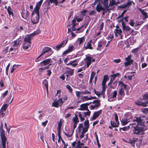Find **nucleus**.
I'll return each mask as SVG.
<instances>
[{"instance_id":"nucleus-1","label":"nucleus","mask_w":148,"mask_h":148,"mask_svg":"<svg viewBox=\"0 0 148 148\" xmlns=\"http://www.w3.org/2000/svg\"><path fill=\"white\" fill-rule=\"evenodd\" d=\"M144 124L143 119H142L141 117H135L133 122L130 124V125H132L131 127L134 128L133 130V134H141L143 133L144 131L147 129V127L143 126Z\"/></svg>"},{"instance_id":"nucleus-2","label":"nucleus","mask_w":148,"mask_h":148,"mask_svg":"<svg viewBox=\"0 0 148 148\" xmlns=\"http://www.w3.org/2000/svg\"><path fill=\"white\" fill-rule=\"evenodd\" d=\"M118 85L120 87L118 91L117 98L118 100H122L125 96V90H127L128 86L121 81H119Z\"/></svg>"},{"instance_id":"nucleus-3","label":"nucleus","mask_w":148,"mask_h":148,"mask_svg":"<svg viewBox=\"0 0 148 148\" xmlns=\"http://www.w3.org/2000/svg\"><path fill=\"white\" fill-rule=\"evenodd\" d=\"M108 0H99V3L97 4L96 9L98 12H100L104 10L105 8H107L108 6Z\"/></svg>"},{"instance_id":"nucleus-4","label":"nucleus","mask_w":148,"mask_h":148,"mask_svg":"<svg viewBox=\"0 0 148 148\" xmlns=\"http://www.w3.org/2000/svg\"><path fill=\"white\" fill-rule=\"evenodd\" d=\"M48 52L47 56H50L53 53V51L52 50L51 48L49 47H44L42 48V52L41 54L36 58L35 60V61L37 62L41 60L40 57L45 53Z\"/></svg>"},{"instance_id":"nucleus-5","label":"nucleus","mask_w":148,"mask_h":148,"mask_svg":"<svg viewBox=\"0 0 148 148\" xmlns=\"http://www.w3.org/2000/svg\"><path fill=\"white\" fill-rule=\"evenodd\" d=\"M40 32L41 31L39 29H37L33 33L25 36L24 39V41L25 42H31V40L36 35L40 33Z\"/></svg>"},{"instance_id":"nucleus-6","label":"nucleus","mask_w":148,"mask_h":148,"mask_svg":"<svg viewBox=\"0 0 148 148\" xmlns=\"http://www.w3.org/2000/svg\"><path fill=\"white\" fill-rule=\"evenodd\" d=\"M95 59H93L91 56H87L86 58L84 59V60L82 62L83 64L86 65V67L88 68L92 62H95Z\"/></svg>"},{"instance_id":"nucleus-7","label":"nucleus","mask_w":148,"mask_h":148,"mask_svg":"<svg viewBox=\"0 0 148 148\" xmlns=\"http://www.w3.org/2000/svg\"><path fill=\"white\" fill-rule=\"evenodd\" d=\"M39 19V12L34 11L32 14L31 21L33 24L38 23Z\"/></svg>"},{"instance_id":"nucleus-8","label":"nucleus","mask_w":148,"mask_h":148,"mask_svg":"<svg viewBox=\"0 0 148 148\" xmlns=\"http://www.w3.org/2000/svg\"><path fill=\"white\" fill-rule=\"evenodd\" d=\"M132 118V116L131 113L128 114L125 116L123 119L121 121V124L122 126H124L130 122V119Z\"/></svg>"},{"instance_id":"nucleus-9","label":"nucleus","mask_w":148,"mask_h":148,"mask_svg":"<svg viewBox=\"0 0 148 148\" xmlns=\"http://www.w3.org/2000/svg\"><path fill=\"white\" fill-rule=\"evenodd\" d=\"M82 20L83 18H77V17H76L75 18H74V19L72 21V24L71 26H72V27H71V29H69V28H68V31H70L71 32V29H72V30L73 31H75V27L76 26L75 22L76 20H77V21L78 22H80L82 21Z\"/></svg>"},{"instance_id":"nucleus-10","label":"nucleus","mask_w":148,"mask_h":148,"mask_svg":"<svg viewBox=\"0 0 148 148\" xmlns=\"http://www.w3.org/2000/svg\"><path fill=\"white\" fill-rule=\"evenodd\" d=\"M0 136L2 140V144L0 145V148H6L5 145L6 139L4 134L3 132H1Z\"/></svg>"},{"instance_id":"nucleus-11","label":"nucleus","mask_w":148,"mask_h":148,"mask_svg":"<svg viewBox=\"0 0 148 148\" xmlns=\"http://www.w3.org/2000/svg\"><path fill=\"white\" fill-rule=\"evenodd\" d=\"M107 42L106 40H100L98 41L97 49V50L101 51L103 49L106 45Z\"/></svg>"},{"instance_id":"nucleus-12","label":"nucleus","mask_w":148,"mask_h":148,"mask_svg":"<svg viewBox=\"0 0 148 148\" xmlns=\"http://www.w3.org/2000/svg\"><path fill=\"white\" fill-rule=\"evenodd\" d=\"M117 92L116 90L112 92L111 95L108 97V100L109 101H113L116 100Z\"/></svg>"},{"instance_id":"nucleus-13","label":"nucleus","mask_w":148,"mask_h":148,"mask_svg":"<svg viewBox=\"0 0 148 148\" xmlns=\"http://www.w3.org/2000/svg\"><path fill=\"white\" fill-rule=\"evenodd\" d=\"M92 105H91L90 106V110H93L97 109L100 105V101L98 100H94L92 102Z\"/></svg>"},{"instance_id":"nucleus-14","label":"nucleus","mask_w":148,"mask_h":148,"mask_svg":"<svg viewBox=\"0 0 148 148\" xmlns=\"http://www.w3.org/2000/svg\"><path fill=\"white\" fill-rule=\"evenodd\" d=\"M67 38H65V40L61 42L60 44L56 45V47H54L53 48L56 50H59L60 48L64 47L67 43Z\"/></svg>"},{"instance_id":"nucleus-15","label":"nucleus","mask_w":148,"mask_h":148,"mask_svg":"<svg viewBox=\"0 0 148 148\" xmlns=\"http://www.w3.org/2000/svg\"><path fill=\"white\" fill-rule=\"evenodd\" d=\"M114 32L115 34V36L118 37L119 36V38L122 39V36L121 35L122 31L118 26H116V29L114 30Z\"/></svg>"},{"instance_id":"nucleus-16","label":"nucleus","mask_w":148,"mask_h":148,"mask_svg":"<svg viewBox=\"0 0 148 148\" xmlns=\"http://www.w3.org/2000/svg\"><path fill=\"white\" fill-rule=\"evenodd\" d=\"M92 43L93 44L91 40H89L86 44L85 43L83 48L82 49V50L84 51L87 49H92L93 48L91 46Z\"/></svg>"},{"instance_id":"nucleus-17","label":"nucleus","mask_w":148,"mask_h":148,"mask_svg":"<svg viewBox=\"0 0 148 148\" xmlns=\"http://www.w3.org/2000/svg\"><path fill=\"white\" fill-rule=\"evenodd\" d=\"M131 56L130 55L128 56L127 58H125V62L124 63L125 66L126 67L132 64L134 60H131Z\"/></svg>"},{"instance_id":"nucleus-18","label":"nucleus","mask_w":148,"mask_h":148,"mask_svg":"<svg viewBox=\"0 0 148 148\" xmlns=\"http://www.w3.org/2000/svg\"><path fill=\"white\" fill-rule=\"evenodd\" d=\"M82 124L81 123L79 124L78 129V132L79 133H80V135L79 136L80 138H83L84 137V134L86 132H84V130L82 128Z\"/></svg>"},{"instance_id":"nucleus-19","label":"nucleus","mask_w":148,"mask_h":148,"mask_svg":"<svg viewBox=\"0 0 148 148\" xmlns=\"http://www.w3.org/2000/svg\"><path fill=\"white\" fill-rule=\"evenodd\" d=\"M7 108V105L4 104L0 110V118H3L5 115V113Z\"/></svg>"},{"instance_id":"nucleus-20","label":"nucleus","mask_w":148,"mask_h":148,"mask_svg":"<svg viewBox=\"0 0 148 148\" xmlns=\"http://www.w3.org/2000/svg\"><path fill=\"white\" fill-rule=\"evenodd\" d=\"M123 29V30L127 32H129L130 34L133 33L134 30L132 29L129 26L125 25V24L122 23Z\"/></svg>"},{"instance_id":"nucleus-21","label":"nucleus","mask_w":148,"mask_h":148,"mask_svg":"<svg viewBox=\"0 0 148 148\" xmlns=\"http://www.w3.org/2000/svg\"><path fill=\"white\" fill-rule=\"evenodd\" d=\"M138 10L143 15V19L145 20L148 18V12L145 11L144 10L139 8Z\"/></svg>"},{"instance_id":"nucleus-22","label":"nucleus","mask_w":148,"mask_h":148,"mask_svg":"<svg viewBox=\"0 0 148 148\" xmlns=\"http://www.w3.org/2000/svg\"><path fill=\"white\" fill-rule=\"evenodd\" d=\"M66 70L65 73L66 74V76L68 77L69 76H71L74 74V70L71 69L69 67H66Z\"/></svg>"},{"instance_id":"nucleus-23","label":"nucleus","mask_w":148,"mask_h":148,"mask_svg":"<svg viewBox=\"0 0 148 148\" xmlns=\"http://www.w3.org/2000/svg\"><path fill=\"white\" fill-rule=\"evenodd\" d=\"M74 49V47L73 45H69L67 49L64 51L63 53V55H66L69 53Z\"/></svg>"},{"instance_id":"nucleus-24","label":"nucleus","mask_w":148,"mask_h":148,"mask_svg":"<svg viewBox=\"0 0 148 148\" xmlns=\"http://www.w3.org/2000/svg\"><path fill=\"white\" fill-rule=\"evenodd\" d=\"M52 60L51 58L46 59L42 61L40 63V65L41 66H43L49 64L51 63Z\"/></svg>"},{"instance_id":"nucleus-25","label":"nucleus","mask_w":148,"mask_h":148,"mask_svg":"<svg viewBox=\"0 0 148 148\" xmlns=\"http://www.w3.org/2000/svg\"><path fill=\"white\" fill-rule=\"evenodd\" d=\"M84 127L83 126V124H82V128L84 130V132H86L88 131V130L89 127V121L88 119H86V120L84 122Z\"/></svg>"},{"instance_id":"nucleus-26","label":"nucleus","mask_w":148,"mask_h":148,"mask_svg":"<svg viewBox=\"0 0 148 148\" xmlns=\"http://www.w3.org/2000/svg\"><path fill=\"white\" fill-rule=\"evenodd\" d=\"M92 102L86 103L81 104L80 106V108L78 109L80 110H88V106Z\"/></svg>"},{"instance_id":"nucleus-27","label":"nucleus","mask_w":148,"mask_h":148,"mask_svg":"<svg viewBox=\"0 0 148 148\" xmlns=\"http://www.w3.org/2000/svg\"><path fill=\"white\" fill-rule=\"evenodd\" d=\"M43 1V0H40L36 3V7L35 8L34 11H36V12H39V10L42 2Z\"/></svg>"},{"instance_id":"nucleus-28","label":"nucleus","mask_w":148,"mask_h":148,"mask_svg":"<svg viewBox=\"0 0 148 148\" xmlns=\"http://www.w3.org/2000/svg\"><path fill=\"white\" fill-rule=\"evenodd\" d=\"M21 44V40L19 39H18L16 40H15L14 41L13 46L15 48H17L18 47H19Z\"/></svg>"},{"instance_id":"nucleus-29","label":"nucleus","mask_w":148,"mask_h":148,"mask_svg":"<svg viewBox=\"0 0 148 148\" xmlns=\"http://www.w3.org/2000/svg\"><path fill=\"white\" fill-rule=\"evenodd\" d=\"M85 40V38L84 36H83L80 38H78L76 40L75 42L80 46L81 44L84 42Z\"/></svg>"},{"instance_id":"nucleus-30","label":"nucleus","mask_w":148,"mask_h":148,"mask_svg":"<svg viewBox=\"0 0 148 148\" xmlns=\"http://www.w3.org/2000/svg\"><path fill=\"white\" fill-rule=\"evenodd\" d=\"M23 48L24 49L26 50L29 47H30L31 45V42H24L23 44Z\"/></svg>"},{"instance_id":"nucleus-31","label":"nucleus","mask_w":148,"mask_h":148,"mask_svg":"<svg viewBox=\"0 0 148 148\" xmlns=\"http://www.w3.org/2000/svg\"><path fill=\"white\" fill-rule=\"evenodd\" d=\"M101 112V110H100L97 111L95 112L93 114L92 119V120L95 119L97 118L99 116Z\"/></svg>"},{"instance_id":"nucleus-32","label":"nucleus","mask_w":148,"mask_h":148,"mask_svg":"<svg viewBox=\"0 0 148 148\" xmlns=\"http://www.w3.org/2000/svg\"><path fill=\"white\" fill-rule=\"evenodd\" d=\"M135 103L136 105L138 106H143L144 107H145L147 106L146 103H145V102H142L138 100H137L135 102Z\"/></svg>"},{"instance_id":"nucleus-33","label":"nucleus","mask_w":148,"mask_h":148,"mask_svg":"<svg viewBox=\"0 0 148 148\" xmlns=\"http://www.w3.org/2000/svg\"><path fill=\"white\" fill-rule=\"evenodd\" d=\"M79 117L80 119V121H82L84 120L85 118L82 112H78Z\"/></svg>"},{"instance_id":"nucleus-34","label":"nucleus","mask_w":148,"mask_h":148,"mask_svg":"<svg viewBox=\"0 0 148 148\" xmlns=\"http://www.w3.org/2000/svg\"><path fill=\"white\" fill-rule=\"evenodd\" d=\"M42 83L45 86L47 92H48V84L47 80L46 79H44Z\"/></svg>"},{"instance_id":"nucleus-35","label":"nucleus","mask_w":148,"mask_h":148,"mask_svg":"<svg viewBox=\"0 0 148 148\" xmlns=\"http://www.w3.org/2000/svg\"><path fill=\"white\" fill-rule=\"evenodd\" d=\"M7 11L8 13L10 16L11 15L12 17L14 16L13 12L12 11V10L10 6H9L7 8Z\"/></svg>"},{"instance_id":"nucleus-36","label":"nucleus","mask_w":148,"mask_h":148,"mask_svg":"<svg viewBox=\"0 0 148 148\" xmlns=\"http://www.w3.org/2000/svg\"><path fill=\"white\" fill-rule=\"evenodd\" d=\"M72 120L74 123H77L79 122V121L78 117V116L75 114V116L73 117Z\"/></svg>"},{"instance_id":"nucleus-37","label":"nucleus","mask_w":148,"mask_h":148,"mask_svg":"<svg viewBox=\"0 0 148 148\" xmlns=\"http://www.w3.org/2000/svg\"><path fill=\"white\" fill-rule=\"evenodd\" d=\"M110 124L111 126L113 127H116L118 126L119 124V122H116L115 123L114 121H110Z\"/></svg>"},{"instance_id":"nucleus-38","label":"nucleus","mask_w":148,"mask_h":148,"mask_svg":"<svg viewBox=\"0 0 148 148\" xmlns=\"http://www.w3.org/2000/svg\"><path fill=\"white\" fill-rule=\"evenodd\" d=\"M132 3L131 1H128L125 4L122 5L121 6V7L122 8H125L129 7L131 5Z\"/></svg>"},{"instance_id":"nucleus-39","label":"nucleus","mask_w":148,"mask_h":148,"mask_svg":"<svg viewBox=\"0 0 148 148\" xmlns=\"http://www.w3.org/2000/svg\"><path fill=\"white\" fill-rule=\"evenodd\" d=\"M87 110V112H83V113L85 117H88L90 116L91 112L88 109Z\"/></svg>"},{"instance_id":"nucleus-40","label":"nucleus","mask_w":148,"mask_h":148,"mask_svg":"<svg viewBox=\"0 0 148 148\" xmlns=\"http://www.w3.org/2000/svg\"><path fill=\"white\" fill-rule=\"evenodd\" d=\"M49 3H53L56 6L58 5V3H60V1L59 0H49Z\"/></svg>"},{"instance_id":"nucleus-41","label":"nucleus","mask_w":148,"mask_h":148,"mask_svg":"<svg viewBox=\"0 0 148 148\" xmlns=\"http://www.w3.org/2000/svg\"><path fill=\"white\" fill-rule=\"evenodd\" d=\"M77 144H80V145H84V144L83 143H81L80 141V140H78L77 141V142L76 143V142L75 141L73 142L72 143V146L74 147H75V145Z\"/></svg>"},{"instance_id":"nucleus-42","label":"nucleus","mask_w":148,"mask_h":148,"mask_svg":"<svg viewBox=\"0 0 148 148\" xmlns=\"http://www.w3.org/2000/svg\"><path fill=\"white\" fill-rule=\"evenodd\" d=\"M143 99L145 101H146L145 102L146 105L148 104V94H145L144 95Z\"/></svg>"},{"instance_id":"nucleus-43","label":"nucleus","mask_w":148,"mask_h":148,"mask_svg":"<svg viewBox=\"0 0 148 148\" xmlns=\"http://www.w3.org/2000/svg\"><path fill=\"white\" fill-rule=\"evenodd\" d=\"M116 77V75L113 74V75H112L110 78V82L108 83V84H112L115 78Z\"/></svg>"},{"instance_id":"nucleus-44","label":"nucleus","mask_w":148,"mask_h":148,"mask_svg":"<svg viewBox=\"0 0 148 148\" xmlns=\"http://www.w3.org/2000/svg\"><path fill=\"white\" fill-rule=\"evenodd\" d=\"M16 32L19 33L21 32L22 31H23L24 30V28L23 27L21 26L19 27L16 28Z\"/></svg>"},{"instance_id":"nucleus-45","label":"nucleus","mask_w":148,"mask_h":148,"mask_svg":"<svg viewBox=\"0 0 148 148\" xmlns=\"http://www.w3.org/2000/svg\"><path fill=\"white\" fill-rule=\"evenodd\" d=\"M117 1L118 0H111L110 1V3L112 5L119 4V1L117 2Z\"/></svg>"},{"instance_id":"nucleus-46","label":"nucleus","mask_w":148,"mask_h":148,"mask_svg":"<svg viewBox=\"0 0 148 148\" xmlns=\"http://www.w3.org/2000/svg\"><path fill=\"white\" fill-rule=\"evenodd\" d=\"M18 66L14 64L13 65L12 68L11 69L10 72L11 73H12L16 69L18 68Z\"/></svg>"},{"instance_id":"nucleus-47","label":"nucleus","mask_w":148,"mask_h":148,"mask_svg":"<svg viewBox=\"0 0 148 148\" xmlns=\"http://www.w3.org/2000/svg\"><path fill=\"white\" fill-rule=\"evenodd\" d=\"M66 88L69 90L70 93H72L73 91V89L69 85H67L66 86Z\"/></svg>"},{"instance_id":"nucleus-48","label":"nucleus","mask_w":148,"mask_h":148,"mask_svg":"<svg viewBox=\"0 0 148 148\" xmlns=\"http://www.w3.org/2000/svg\"><path fill=\"white\" fill-rule=\"evenodd\" d=\"M106 90V87H102V89L100 92L101 93V95L103 96V97L104 98V95L105 93V91Z\"/></svg>"},{"instance_id":"nucleus-49","label":"nucleus","mask_w":148,"mask_h":148,"mask_svg":"<svg viewBox=\"0 0 148 148\" xmlns=\"http://www.w3.org/2000/svg\"><path fill=\"white\" fill-rule=\"evenodd\" d=\"M82 99L84 101H88L91 100L90 97H88L87 96H84L82 97Z\"/></svg>"},{"instance_id":"nucleus-50","label":"nucleus","mask_w":148,"mask_h":148,"mask_svg":"<svg viewBox=\"0 0 148 148\" xmlns=\"http://www.w3.org/2000/svg\"><path fill=\"white\" fill-rule=\"evenodd\" d=\"M130 126H132V125H130L124 127H123L121 128L120 129L124 131H126L130 128Z\"/></svg>"},{"instance_id":"nucleus-51","label":"nucleus","mask_w":148,"mask_h":148,"mask_svg":"<svg viewBox=\"0 0 148 148\" xmlns=\"http://www.w3.org/2000/svg\"><path fill=\"white\" fill-rule=\"evenodd\" d=\"M57 102L59 106H60L62 105L63 102L61 98L59 99L57 101Z\"/></svg>"},{"instance_id":"nucleus-52","label":"nucleus","mask_w":148,"mask_h":148,"mask_svg":"<svg viewBox=\"0 0 148 148\" xmlns=\"http://www.w3.org/2000/svg\"><path fill=\"white\" fill-rule=\"evenodd\" d=\"M135 142L132 140H131V138L128 141V143H130L132 146H134Z\"/></svg>"},{"instance_id":"nucleus-53","label":"nucleus","mask_w":148,"mask_h":148,"mask_svg":"<svg viewBox=\"0 0 148 148\" xmlns=\"http://www.w3.org/2000/svg\"><path fill=\"white\" fill-rule=\"evenodd\" d=\"M75 93H76V97H80L81 95L82 94V92H81L80 91H76Z\"/></svg>"},{"instance_id":"nucleus-54","label":"nucleus","mask_w":148,"mask_h":148,"mask_svg":"<svg viewBox=\"0 0 148 148\" xmlns=\"http://www.w3.org/2000/svg\"><path fill=\"white\" fill-rule=\"evenodd\" d=\"M114 114L115 116V122H119V121H118V117L117 113L116 112H115L114 113Z\"/></svg>"},{"instance_id":"nucleus-55","label":"nucleus","mask_w":148,"mask_h":148,"mask_svg":"<svg viewBox=\"0 0 148 148\" xmlns=\"http://www.w3.org/2000/svg\"><path fill=\"white\" fill-rule=\"evenodd\" d=\"M52 105L53 106L56 108H58L59 106V105L57 101L53 102L52 103Z\"/></svg>"},{"instance_id":"nucleus-56","label":"nucleus","mask_w":148,"mask_h":148,"mask_svg":"<svg viewBox=\"0 0 148 148\" xmlns=\"http://www.w3.org/2000/svg\"><path fill=\"white\" fill-rule=\"evenodd\" d=\"M96 13V12L95 10H92L91 11L89 12V14L90 15H94Z\"/></svg>"},{"instance_id":"nucleus-57","label":"nucleus","mask_w":148,"mask_h":148,"mask_svg":"<svg viewBox=\"0 0 148 148\" xmlns=\"http://www.w3.org/2000/svg\"><path fill=\"white\" fill-rule=\"evenodd\" d=\"M94 91L95 94L97 95L98 96L101 95V93L99 91H96L95 89H94Z\"/></svg>"},{"instance_id":"nucleus-58","label":"nucleus","mask_w":148,"mask_h":148,"mask_svg":"<svg viewBox=\"0 0 148 148\" xmlns=\"http://www.w3.org/2000/svg\"><path fill=\"white\" fill-rule=\"evenodd\" d=\"M82 93L84 95L90 94H91V92L88 91L86 90L84 91H82Z\"/></svg>"},{"instance_id":"nucleus-59","label":"nucleus","mask_w":148,"mask_h":148,"mask_svg":"<svg viewBox=\"0 0 148 148\" xmlns=\"http://www.w3.org/2000/svg\"><path fill=\"white\" fill-rule=\"evenodd\" d=\"M95 75V73L94 72H92L90 75V78L93 79Z\"/></svg>"},{"instance_id":"nucleus-60","label":"nucleus","mask_w":148,"mask_h":148,"mask_svg":"<svg viewBox=\"0 0 148 148\" xmlns=\"http://www.w3.org/2000/svg\"><path fill=\"white\" fill-rule=\"evenodd\" d=\"M10 64L9 63L6 68V73L7 74L8 73V70L10 67Z\"/></svg>"},{"instance_id":"nucleus-61","label":"nucleus","mask_w":148,"mask_h":148,"mask_svg":"<svg viewBox=\"0 0 148 148\" xmlns=\"http://www.w3.org/2000/svg\"><path fill=\"white\" fill-rule=\"evenodd\" d=\"M84 145H80V144H77L75 145V148H83L82 146H84Z\"/></svg>"},{"instance_id":"nucleus-62","label":"nucleus","mask_w":148,"mask_h":148,"mask_svg":"<svg viewBox=\"0 0 148 148\" xmlns=\"http://www.w3.org/2000/svg\"><path fill=\"white\" fill-rule=\"evenodd\" d=\"M8 92V90H6L4 93H2V97L3 98H4L7 95Z\"/></svg>"},{"instance_id":"nucleus-63","label":"nucleus","mask_w":148,"mask_h":148,"mask_svg":"<svg viewBox=\"0 0 148 148\" xmlns=\"http://www.w3.org/2000/svg\"><path fill=\"white\" fill-rule=\"evenodd\" d=\"M39 73L40 74H41L44 71V69L43 68H40L38 69Z\"/></svg>"},{"instance_id":"nucleus-64","label":"nucleus","mask_w":148,"mask_h":148,"mask_svg":"<svg viewBox=\"0 0 148 148\" xmlns=\"http://www.w3.org/2000/svg\"><path fill=\"white\" fill-rule=\"evenodd\" d=\"M106 79H103L102 82V87H106Z\"/></svg>"}]
</instances>
